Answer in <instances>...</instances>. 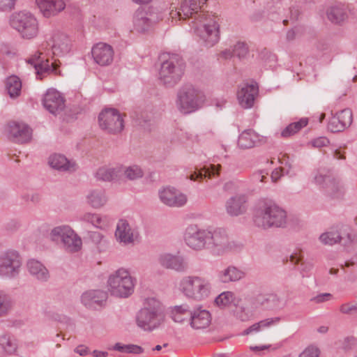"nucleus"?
<instances>
[{
  "label": "nucleus",
  "mask_w": 357,
  "mask_h": 357,
  "mask_svg": "<svg viewBox=\"0 0 357 357\" xmlns=\"http://www.w3.org/2000/svg\"><path fill=\"white\" fill-rule=\"evenodd\" d=\"M253 220L257 227L264 229L284 227L287 212L272 199H261L256 205Z\"/></svg>",
  "instance_id": "f257e3e1"
},
{
  "label": "nucleus",
  "mask_w": 357,
  "mask_h": 357,
  "mask_svg": "<svg viewBox=\"0 0 357 357\" xmlns=\"http://www.w3.org/2000/svg\"><path fill=\"white\" fill-rule=\"evenodd\" d=\"M165 312L162 303L155 298L144 300L142 307L135 317L137 326L144 331H152L165 321Z\"/></svg>",
  "instance_id": "f03ea898"
},
{
  "label": "nucleus",
  "mask_w": 357,
  "mask_h": 357,
  "mask_svg": "<svg viewBox=\"0 0 357 357\" xmlns=\"http://www.w3.org/2000/svg\"><path fill=\"white\" fill-rule=\"evenodd\" d=\"M178 289L188 299L199 302L207 299L212 294L213 285L206 277L189 275L180 279Z\"/></svg>",
  "instance_id": "7ed1b4c3"
},
{
  "label": "nucleus",
  "mask_w": 357,
  "mask_h": 357,
  "mask_svg": "<svg viewBox=\"0 0 357 357\" xmlns=\"http://www.w3.org/2000/svg\"><path fill=\"white\" fill-rule=\"evenodd\" d=\"M217 15L201 13L192 22L195 32L207 47H212L220 40V24Z\"/></svg>",
  "instance_id": "20e7f679"
},
{
  "label": "nucleus",
  "mask_w": 357,
  "mask_h": 357,
  "mask_svg": "<svg viewBox=\"0 0 357 357\" xmlns=\"http://www.w3.org/2000/svg\"><path fill=\"white\" fill-rule=\"evenodd\" d=\"M135 280L128 270L121 268L109 275L107 280L108 291L117 298H128L134 292Z\"/></svg>",
  "instance_id": "39448f33"
},
{
  "label": "nucleus",
  "mask_w": 357,
  "mask_h": 357,
  "mask_svg": "<svg viewBox=\"0 0 357 357\" xmlns=\"http://www.w3.org/2000/svg\"><path fill=\"white\" fill-rule=\"evenodd\" d=\"M183 70V59L176 54L168 55L161 63L159 78L165 85L172 86L180 80Z\"/></svg>",
  "instance_id": "423d86ee"
},
{
  "label": "nucleus",
  "mask_w": 357,
  "mask_h": 357,
  "mask_svg": "<svg viewBox=\"0 0 357 357\" xmlns=\"http://www.w3.org/2000/svg\"><path fill=\"white\" fill-rule=\"evenodd\" d=\"M10 24L25 39L36 37L39 31L38 20L29 12L22 11L13 14L10 19Z\"/></svg>",
  "instance_id": "0eeeda50"
},
{
  "label": "nucleus",
  "mask_w": 357,
  "mask_h": 357,
  "mask_svg": "<svg viewBox=\"0 0 357 357\" xmlns=\"http://www.w3.org/2000/svg\"><path fill=\"white\" fill-rule=\"evenodd\" d=\"M314 182L323 188L326 193L333 198L342 197L346 191L342 178L329 174L328 171L318 170L314 176Z\"/></svg>",
  "instance_id": "6e6552de"
},
{
  "label": "nucleus",
  "mask_w": 357,
  "mask_h": 357,
  "mask_svg": "<svg viewBox=\"0 0 357 357\" xmlns=\"http://www.w3.org/2000/svg\"><path fill=\"white\" fill-rule=\"evenodd\" d=\"M22 257L18 251L9 249L0 253V277L17 278L22 270Z\"/></svg>",
  "instance_id": "1a4fd4ad"
},
{
  "label": "nucleus",
  "mask_w": 357,
  "mask_h": 357,
  "mask_svg": "<svg viewBox=\"0 0 357 357\" xmlns=\"http://www.w3.org/2000/svg\"><path fill=\"white\" fill-rule=\"evenodd\" d=\"M238 247V244L229 238L225 231L221 229H209L206 249L210 250L214 255H223L234 251Z\"/></svg>",
  "instance_id": "9d476101"
},
{
  "label": "nucleus",
  "mask_w": 357,
  "mask_h": 357,
  "mask_svg": "<svg viewBox=\"0 0 357 357\" xmlns=\"http://www.w3.org/2000/svg\"><path fill=\"white\" fill-rule=\"evenodd\" d=\"M35 69L36 77L43 79L50 75H61L60 62L54 59H45L43 52L39 50L27 61Z\"/></svg>",
  "instance_id": "9b49d317"
},
{
  "label": "nucleus",
  "mask_w": 357,
  "mask_h": 357,
  "mask_svg": "<svg viewBox=\"0 0 357 357\" xmlns=\"http://www.w3.org/2000/svg\"><path fill=\"white\" fill-rule=\"evenodd\" d=\"M209 229L199 227L197 225H188L183 234L185 244L192 250L206 249Z\"/></svg>",
  "instance_id": "f8f14e48"
},
{
  "label": "nucleus",
  "mask_w": 357,
  "mask_h": 357,
  "mask_svg": "<svg viewBox=\"0 0 357 357\" xmlns=\"http://www.w3.org/2000/svg\"><path fill=\"white\" fill-rule=\"evenodd\" d=\"M98 122L102 130L111 134L119 133L124 128L123 117L115 109L102 110L99 114Z\"/></svg>",
  "instance_id": "ddd939ff"
},
{
  "label": "nucleus",
  "mask_w": 357,
  "mask_h": 357,
  "mask_svg": "<svg viewBox=\"0 0 357 357\" xmlns=\"http://www.w3.org/2000/svg\"><path fill=\"white\" fill-rule=\"evenodd\" d=\"M199 92L191 86L183 87L178 93L176 107L183 114L195 111L198 107Z\"/></svg>",
  "instance_id": "4468645a"
},
{
  "label": "nucleus",
  "mask_w": 357,
  "mask_h": 357,
  "mask_svg": "<svg viewBox=\"0 0 357 357\" xmlns=\"http://www.w3.org/2000/svg\"><path fill=\"white\" fill-rule=\"evenodd\" d=\"M258 93L259 87L256 83H243L239 85L236 92L239 105L243 109L252 108Z\"/></svg>",
  "instance_id": "2eb2a0df"
},
{
  "label": "nucleus",
  "mask_w": 357,
  "mask_h": 357,
  "mask_svg": "<svg viewBox=\"0 0 357 357\" xmlns=\"http://www.w3.org/2000/svg\"><path fill=\"white\" fill-rule=\"evenodd\" d=\"M158 261L162 268L173 270L178 273H185L189 268L185 258L179 255L162 253L158 256Z\"/></svg>",
  "instance_id": "dca6fc26"
},
{
  "label": "nucleus",
  "mask_w": 357,
  "mask_h": 357,
  "mask_svg": "<svg viewBox=\"0 0 357 357\" xmlns=\"http://www.w3.org/2000/svg\"><path fill=\"white\" fill-rule=\"evenodd\" d=\"M6 130L9 138L16 143H26L31 139V129L23 122H10L7 124Z\"/></svg>",
  "instance_id": "f3484780"
},
{
  "label": "nucleus",
  "mask_w": 357,
  "mask_h": 357,
  "mask_svg": "<svg viewBox=\"0 0 357 357\" xmlns=\"http://www.w3.org/2000/svg\"><path fill=\"white\" fill-rule=\"evenodd\" d=\"M114 236L120 244L128 245L135 243L138 233L126 220L121 219L116 225Z\"/></svg>",
  "instance_id": "a211bd4d"
},
{
  "label": "nucleus",
  "mask_w": 357,
  "mask_h": 357,
  "mask_svg": "<svg viewBox=\"0 0 357 357\" xmlns=\"http://www.w3.org/2000/svg\"><path fill=\"white\" fill-rule=\"evenodd\" d=\"M44 107L50 113L56 115L65 108L63 96L54 89H49L43 98Z\"/></svg>",
  "instance_id": "6ab92c4d"
},
{
  "label": "nucleus",
  "mask_w": 357,
  "mask_h": 357,
  "mask_svg": "<svg viewBox=\"0 0 357 357\" xmlns=\"http://www.w3.org/2000/svg\"><path fill=\"white\" fill-rule=\"evenodd\" d=\"M91 54L96 63L100 66H108L113 62L114 52L111 45L98 43L93 46Z\"/></svg>",
  "instance_id": "aec40b11"
},
{
  "label": "nucleus",
  "mask_w": 357,
  "mask_h": 357,
  "mask_svg": "<svg viewBox=\"0 0 357 357\" xmlns=\"http://www.w3.org/2000/svg\"><path fill=\"white\" fill-rule=\"evenodd\" d=\"M353 121L352 112L349 109H344L333 115L328 124V129L332 132L344 130L350 126Z\"/></svg>",
  "instance_id": "412c9836"
},
{
  "label": "nucleus",
  "mask_w": 357,
  "mask_h": 357,
  "mask_svg": "<svg viewBox=\"0 0 357 357\" xmlns=\"http://www.w3.org/2000/svg\"><path fill=\"white\" fill-rule=\"evenodd\" d=\"M155 22L153 13L138 9L133 16V29L138 33H144L149 31Z\"/></svg>",
  "instance_id": "4be33fe9"
},
{
  "label": "nucleus",
  "mask_w": 357,
  "mask_h": 357,
  "mask_svg": "<svg viewBox=\"0 0 357 357\" xmlns=\"http://www.w3.org/2000/svg\"><path fill=\"white\" fill-rule=\"evenodd\" d=\"M207 0H184L178 11L172 10L170 16L172 19L178 17L179 20L192 17L197 14L198 10Z\"/></svg>",
  "instance_id": "5701e85b"
},
{
  "label": "nucleus",
  "mask_w": 357,
  "mask_h": 357,
  "mask_svg": "<svg viewBox=\"0 0 357 357\" xmlns=\"http://www.w3.org/2000/svg\"><path fill=\"white\" fill-rule=\"evenodd\" d=\"M107 299V294L102 290H89L81 296L82 303L89 309H98L104 305Z\"/></svg>",
  "instance_id": "b1692460"
},
{
  "label": "nucleus",
  "mask_w": 357,
  "mask_h": 357,
  "mask_svg": "<svg viewBox=\"0 0 357 357\" xmlns=\"http://www.w3.org/2000/svg\"><path fill=\"white\" fill-rule=\"evenodd\" d=\"M248 197L244 194H237L229 199L225 203L227 213L231 216H238L245 213L247 210Z\"/></svg>",
  "instance_id": "393cba45"
},
{
  "label": "nucleus",
  "mask_w": 357,
  "mask_h": 357,
  "mask_svg": "<svg viewBox=\"0 0 357 357\" xmlns=\"http://www.w3.org/2000/svg\"><path fill=\"white\" fill-rule=\"evenodd\" d=\"M51 47L52 54L56 56H63L70 50V41L67 36L63 33H56L51 40L47 42Z\"/></svg>",
  "instance_id": "a878e982"
},
{
  "label": "nucleus",
  "mask_w": 357,
  "mask_h": 357,
  "mask_svg": "<svg viewBox=\"0 0 357 357\" xmlns=\"http://www.w3.org/2000/svg\"><path fill=\"white\" fill-rule=\"evenodd\" d=\"M42 14L45 17L54 16L62 11L66 6L63 0H36Z\"/></svg>",
  "instance_id": "bb28decb"
},
{
  "label": "nucleus",
  "mask_w": 357,
  "mask_h": 357,
  "mask_svg": "<svg viewBox=\"0 0 357 357\" xmlns=\"http://www.w3.org/2000/svg\"><path fill=\"white\" fill-rule=\"evenodd\" d=\"M211 321V314L205 310H197L191 312L190 326L196 330L207 328Z\"/></svg>",
  "instance_id": "cd10ccee"
},
{
  "label": "nucleus",
  "mask_w": 357,
  "mask_h": 357,
  "mask_svg": "<svg viewBox=\"0 0 357 357\" xmlns=\"http://www.w3.org/2000/svg\"><path fill=\"white\" fill-rule=\"evenodd\" d=\"M49 165L53 168L61 172H73L75 170V163L68 160L64 155L53 154L50 156Z\"/></svg>",
  "instance_id": "c85d7f7f"
},
{
  "label": "nucleus",
  "mask_w": 357,
  "mask_h": 357,
  "mask_svg": "<svg viewBox=\"0 0 357 357\" xmlns=\"http://www.w3.org/2000/svg\"><path fill=\"white\" fill-rule=\"evenodd\" d=\"M86 203L93 208L98 209L103 207L108 201L105 191L102 189L90 190L86 196Z\"/></svg>",
  "instance_id": "c756f323"
},
{
  "label": "nucleus",
  "mask_w": 357,
  "mask_h": 357,
  "mask_svg": "<svg viewBox=\"0 0 357 357\" xmlns=\"http://www.w3.org/2000/svg\"><path fill=\"white\" fill-rule=\"evenodd\" d=\"M29 273L36 279L45 282L50 278L48 270L40 261L35 259H30L26 264Z\"/></svg>",
  "instance_id": "7c9ffc66"
},
{
  "label": "nucleus",
  "mask_w": 357,
  "mask_h": 357,
  "mask_svg": "<svg viewBox=\"0 0 357 357\" xmlns=\"http://www.w3.org/2000/svg\"><path fill=\"white\" fill-rule=\"evenodd\" d=\"M218 278L222 283L235 282L245 277V273L234 266H229L218 273Z\"/></svg>",
  "instance_id": "2f4dec72"
},
{
  "label": "nucleus",
  "mask_w": 357,
  "mask_h": 357,
  "mask_svg": "<svg viewBox=\"0 0 357 357\" xmlns=\"http://www.w3.org/2000/svg\"><path fill=\"white\" fill-rule=\"evenodd\" d=\"M122 165L102 167L97 170L96 177L97 179L103 181H110L118 179L122 175Z\"/></svg>",
  "instance_id": "473e14b6"
},
{
  "label": "nucleus",
  "mask_w": 357,
  "mask_h": 357,
  "mask_svg": "<svg viewBox=\"0 0 357 357\" xmlns=\"http://www.w3.org/2000/svg\"><path fill=\"white\" fill-rule=\"evenodd\" d=\"M326 15L332 23L340 24L347 18V8L341 3L333 5L327 9Z\"/></svg>",
  "instance_id": "72a5a7b5"
},
{
  "label": "nucleus",
  "mask_w": 357,
  "mask_h": 357,
  "mask_svg": "<svg viewBox=\"0 0 357 357\" xmlns=\"http://www.w3.org/2000/svg\"><path fill=\"white\" fill-rule=\"evenodd\" d=\"M80 220L83 222L90 223L93 227L100 229L106 228L109 225V220L107 216L96 213H85L80 217Z\"/></svg>",
  "instance_id": "f704fd0d"
},
{
  "label": "nucleus",
  "mask_w": 357,
  "mask_h": 357,
  "mask_svg": "<svg viewBox=\"0 0 357 357\" xmlns=\"http://www.w3.org/2000/svg\"><path fill=\"white\" fill-rule=\"evenodd\" d=\"M220 169L221 165H211L210 167H204L203 169H201L198 172H194L191 173L189 176H187V178L194 181H200L203 178L206 177L208 178H211L212 177L219 175Z\"/></svg>",
  "instance_id": "c9c22d12"
},
{
  "label": "nucleus",
  "mask_w": 357,
  "mask_h": 357,
  "mask_svg": "<svg viewBox=\"0 0 357 357\" xmlns=\"http://www.w3.org/2000/svg\"><path fill=\"white\" fill-rule=\"evenodd\" d=\"M64 249L69 252H77L82 246V238L72 229L62 243Z\"/></svg>",
  "instance_id": "e433bc0d"
},
{
  "label": "nucleus",
  "mask_w": 357,
  "mask_h": 357,
  "mask_svg": "<svg viewBox=\"0 0 357 357\" xmlns=\"http://www.w3.org/2000/svg\"><path fill=\"white\" fill-rule=\"evenodd\" d=\"M259 140L258 135L252 130L243 131L238 139V146L243 149H250L255 146Z\"/></svg>",
  "instance_id": "4c0bfd02"
},
{
  "label": "nucleus",
  "mask_w": 357,
  "mask_h": 357,
  "mask_svg": "<svg viewBox=\"0 0 357 357\" xmlns=\"http://www.w3.org/2000/svg\"><path fill=\"white\" fill-rule=\"evenodd\" d=\"M6 88L10 97L15 98L20 95L22 82L17 76L11 75L6 81Z\"/></svg>",
  "instance_id": "58836bf2"
},
{
  "label": "nucleus",
  "mask_w": 357,
  "mask_h": 357,
  "mask_svg": "<svg viewBox=\"0 0 357 357\" xmlns=\"http://www.w3.org/2000/svg\"><path fill=\"white\" fill-rule=\"evenodd\" d=\"M191 311L187 305L174 306L171 310V316L175 322L182 323L190 320Z\"/></svg>",
  "instance_id": "ea45409f"
},
{
  "label": "nucleus",
  "mask_w": 357,
  "mask_h": 357,
  "mask_svg": "<svg viewBox=\"0 0 357 357\" xmlns=\"http://www.w3.org/2000/svg\"><path fill=\"white\" fill-rule=\"evenodd\" d=\"M73 229L66 225H62L54 227L50 232V238L52 241L61 243L68 237V235Z\"/></svg>",
  "instance_id": "a19ab883"
},
{
  "label": "nucleus",
  "mask_w": 357,
  "mask_h": 357,
  "mask_svg": "<svg viewBox=\"0 0 357 357\" xmlns=\"http://www.w3.org/2000/svg\"><path fill=\"white\" fill-rule=\"evenodd\" d=\"M0 347L8 354H14L17 349L16 340L8 334L0 335Z\"/></svg>",
  "instance_id": "79ce46f5"
},
{
  "label": "nucleus",
  "mask_w": 357,
  "mask_h": 357,
  "mask_svg": "<svg viewBox=\"0 0 357 357\" xmlns=\"http://www.w3.org/2000/svg\"><path fill=\"white\" fill-rule=\"evenodd\" d=\"M303 257L301 252L294 253V255H291L290 261L294 264H298L299 263H301V265L299 266V271L303 277H305L307 276V274L312 269L313 264L309 261H303Z\"/></svg>",
  "instance_id": "37998d69"
},
{
  "label": "nucleus",
  "mask_w": 357,
  "mask_h": 357,
  "mask_svg": "<svg viewBox=\"0 0 357 357\" xmlns=\"http://www.w3.org/2000/svg\"><path fill=\"white\" fill-rule=\"evenodd\" d=\"M307 123L308 120L306 118H303L298 121L291 123L282 130L281 135L284 137H290L298 132L303 128L305 127L307 125Z\"/></svg>",
  "instance_id": "c03bdc74"
},
{
  "label": "nucleus",
  "mask_w": 357,
  "mask_h": 357,
  "mask_svg": "<svg viewBox=\"0 0 357 357\" xmlns=\"http://www.w3.org/2000/svg\"><path fill=\"white\" fill-rule=\"evenodd\" d=\"M122 175L130 181L136 180L144 176L142 169L138 165L123 166Z\"/></svg>",
  "instance_id": "a18cd8bd"
},
{
  "label": "nucleus",
  "mask_w": 357,
  "mask_h": 357,
  "mask_svg": "<svg viewBox=\"0 0 357 357\" xmlns=\"http://www.w3.org/2000/svg\"><path fill=\"white\" fill-rule=\"evenodd\" d=\"M234 294L227 291L219 294L215 299V304L220 308H225L234 301Z\"/></svg>",
  "instance_id": "49530a36"
},
{
  "label": "nucleus",
  "mask_w": 357,
  "mask_h": 357,
  "mask_svg": "<svg viewBox=\"0 0 357 357\" xmlns=\"http://www.w3.org/2000/svg\"><path fill=\"white\" fill-rule=\"evenodd\" d=\"M236 314L238 317L243 321L250 319L253 314V307L251 302H246L237 307Z\"/></svg>",
  "instance_id": "de8ad7c7"
},
{
  "label": "nucleus",
  "mask_w": 357,
  "mask_h": 357,
  "mask_svg": "<svg viewBox=\"0 0 357 357\" xmlns=\"http://www.w3.org/2000/svg\"><path fill=\"white\" fill-rule=\"evenodd\" d=\"M114 349L118 351L132 354H140L144 352V349L139 345L132 344H121L119 342L114 344Z\"/></svg>",
  "instance_id": "09e8293b"
},
{
  "label": "nucleus",
  "mask_w": 357,
  "mask_h": 357,
  "mask_svg": "<svg viewBox=\"0 0 357 357\" xmlns=\"http://www.w3.org/2000/svg\"><path fill=\"white\" fill-rule=\"evenodd\" d=\"M340 234L336 231H330L322 234L319 239L325 245H332L340 241L342 239Z\"/></svg>",
  "instance_id": "8fccbe9b"
},
{
  "label": "nucleus",
  "mask_w": 357,
  "mask_h": 357,
  "mask_svg": "<svg viewBox=\"0 0 357 357\" xmlns=\"http://www.w3.org/2000/svg\"><path fill=\"white\" fill-rule=\"evenodd\" d=\"M175 188L171 187L164 188L159 190L158 195L160 202L166 206L171 207L172 202V196Z\"/></svg>",
  "instance_id": "3c124183"
},
{
  "label": "nucleus",
  "mask_w": 357,
  "mask_h": 357,
  "mask_svg": "<svg viewBox=\"0 0 357 357\" xmlns=\"http://www.w3.org/2000/svg\"><path fill=\"white\" fill-rule=\"evenodd\" d=\"M187 202V195L175 188L174 193L172 196V202L171 204V207H182L184 205H185Z\"/></svg>",
  "instance_id": "603ef678"
},
{
  "label": "nucleus",
  "mask_w": 357,
  "mask_h": 357,
  "mask_svg": "<svg viewBox=\"0 0 357 357\" xmlns=\"http://www.w3.org/2000/svg\"><path fill=\"white\" fill-rule=\"evenodd\" d=\"M339 312L344 315H352L357 313V303L345 302L339 307Z\"/></svg>",
  "instance_id": "864d4df0"
},
{
  "label": "nucleus",
  "mask_w": 357,
  "mask_h": 357,
  "mask_svg": "<svg viewBox=\"0 0 357 357\" xmlns=\"http://www.w3.org/2000/svg\"><path fill=\"white\" fill-rule=\"evenodd\" d=\"M232 47L235 56L240 59L245 58L248 53V47L244 42H237Z\"/></svg>",
  "instance_id": "5fc2aeb1"
},
{
  "label": "nucleus",
  "mask_w": 357,
  "mask_h": 357,
  "mask_svg": "<svg viewBox=\"0 0 357 357\" xmlns=\"http://www.w3.org/2000/svg\"><path fill=\"white\" fill-rule=\"evenodd\" d=\"M11 307V303L8 298L0 294V317L5 316Z\"/></svg>",
  "instance_id": "6e6d98bb"
},
{
  "label": "nucleus",
  "mask_w": 357,
  "mask_h": 357,
  "mask_svg": "<svg viewBox=\"0 0 357 357\" xmlns=\"http://www.w3.org/2000/svg\"><path fill=\"white\" fill-rule=\"evenodd\" d=\"M320 350L314 345L306 347L299 355L298 357H319Z\"/></svg>",
  "instance_id": "4d7b16f0"
},
{
  "label": "nucleus",
  "mask_w": 357,
  "mask_h": 357,
  "mask_svg": "<svg viewBox=\"0 0 357 357\" xmlns=\"http://www.w3.org/2000/svg\"><path fill=\"white\" fill-rule=\"evenodd\" d=\"M257 301L260 303L261 305H267L270 302H279V298L276 294H268V295H260L257 297Z\"/></svg>",
  "instance_id": "13d9d810"
},
{
  "label": "nucleus",
  "mask_w": 357,
  "mask_h": 357,
  "mask_svg": "<svg viewBox=\"0 0 357 357\" xmlns=\"http://www.w3.org/2000/svg\"><path fill=\"white\" fill-rule=\"evenodd\" d=\"M303 33V30L300 27H294L293 29H289L286 33V39L287 41L290 42L295 40L297 37L301 36Z\"/></svg>",
  "instance_id": "bf43d9fd"
},
{
  "label": "nucleus",
  "mask_w": 357,
  "mask_h": 357,
  "mask_svg": "<svg viewBox=\"0 0 357 357\" xmlns=\"http://www.w3.org/2000/svg\"><path fill=\"white\" fill-rule=\"evenodd\" d=\"M268 172H266L264 170H259L257 172H255L252 175V180L255 183L261 182L264 183L266 182V179L267 178Z\"/></svg>",
  "instance_id": "052dcab7"
},
{
  "label": "nucleus",
  "mask_w": 357,
  "mask_h": 357,
  "mask_svg": "<svg viewBox=\"0 0 357 357\" xmlns=\"http://www.w3.org/2000/svg\"><path fill=\"white\" fill-rule=\"evenodd\" d=\"M280 321V317H272L268 318L264 320L259 321L261 329L265 328H269L273 325L277 324Z\"/></svg>",
  "instance_id": "680f3d73"
},
{
  "label": "nucleus",
  "mask_w": 357,
  "mask_h": 357,
  "mask_svg": "<svg viewBox=\"0 0 357 357\" xmlns=\"http://www.w3.org/2000/svg\"><path fill=\"white\" fill-rule=\"evenodd\" d=\"M329 144V139L325 137H319L311 141V144L312 146L317 148L327 146Z\"/></svg>",
  "instance_id": "e2e57ef3"
},
{
  "label": "nucleus",
  "mask_w": 357,
  "mask_h": 357,
  "mask_svg": "<svg viewBox=\"0 0 357 357\" xmlns=\"http://www.w3.org/2000/svg\"><path fill=\"white\" fill-rule=\"evenodd\" d=\"M332 297V294L329 293H323L314 296L312 301L316 303H321L331 300Z\"/></svg>",
  "instance_id": "0e129e2a"
},
{
  "label": "nucleus",
  "mask_w": 357,
  "mask_h": 357,
  "mask_svg": "<svg viewBox=\"0 0 357 357\" xmlns=\"http://www.w3.org/2000/svg\"><path fill=\"white\" fill-rule=\"evenodd\" d=\"M16 0H0V9L10 10L14 8Z\"/></svg>",
  "instance_id": "69168bd1"
},
{
  "label": "nucleus",
  "mask_w": 357,
  "mask_h": 357,
  "mask_svg": "<svg viewBox=\"0 0 357 357\" xmlns=\"http://www.w3.org/2000/svg\"><path fill=\"white\" fill-rule=\"evenodd\" d=\"M284 169L282 168H276L271 173V180L273 183H276L283 176Z\"/></svg>",
  "instance_id": "338daca9"
},
{
  "label": "nucleus",
  "mask_w": 357,
  "mask_h": 357,
  "mask_svg": "<svg viewBox=\"0 0 357 357\" xmlns=\"http://www.w3.org/2000/svg\"><path fill=\"white\" fill-rule=\"evenodd\" d=\"M261 330L259 323H255L243 332V335H249L252 332H258Z\"/></svg>",
  "instance_id": "774afa93"
}]
</instances>
